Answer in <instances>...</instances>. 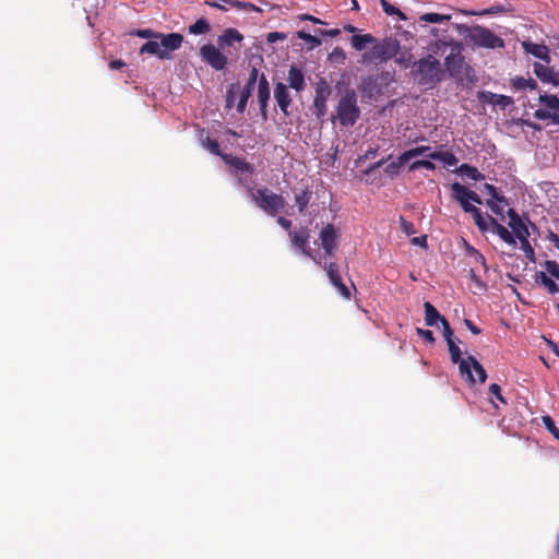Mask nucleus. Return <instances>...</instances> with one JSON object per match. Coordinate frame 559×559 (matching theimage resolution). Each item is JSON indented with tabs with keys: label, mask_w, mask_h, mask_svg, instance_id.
Masks as SVG:
<instances>
[{
	"label": "nucleus",
	"mask_w": 559,
	"mask_h": 559,
	"mask_svg": "<svg viewBox=\"0 0 559 559\" xmlns=\"http://www.w3.org/2000/svg\"><path fill=\"white\" fill-rule=\"evenodd\" d=\"M238 182L247 188L249 198L267 215L275 216L285 207L286 201L282 194H277L265 187L254 189L242 176L238 178Z\"/></svg>",
	"instance_id": "f257e3e1"
},
{
	"label": "nucleus",
	"mask_w": 559,
	"mask_h": 559,
	"mask_svg": "<svg viewBox=\"0 0 559 559\" xmlns=\"http://www.w3.org/2000/svg\"><path fill=\"white\" fill-rule=\"evenodd\" d=\"M448 343L449 353L451 356V361L453 364H459V369L461 376L465 379L469 384H474L476 382L472 369L476 372L478 380L480 383H485L487 379V373L484 367L478 362V360L474 356H468L467 358H462L461 349L455 343V340H452Z\"/></svg>",
	"instance_id": "f03ea898"
},
{
	"label": "nucleus",
	"mask_w": 559,
	"mask_h": 559,
	"mask_svg": "<svg viewBox=\"0 0 559 559\" xmlns=\"http://www.w3.org/2000/svg\"><path fill=\"white\" fill-rule=\"evenodd\" d=\"M183 36L179 33L156 35V40H148L142 45L140 53H148L159 59H170L173 51L179 49L182 45Z\"/></svg>",
	"instance_id": "7ed1b4c3"
},
{
	"label": "nucleus",
	"mask_w": 559,
	"mask_h": 559,
	"mask_svg": "<svg viewBox=\"0 0 559 559\" xmlns=\"http://www.w3.org/2000/svg\"><path fill=\"white\" fill-rule=\"evenodd\" d=\"M411 73L418 84L427 86H435L443 75L440 61L431 55L415 61Z\"/></svg>",
	"instance_id": "20e7f679"
},
{
	"label": "nucleus",
	"mask_w": 559,
	"mask_h": 559,
	"mask_svg": "<svg viewBox=\"0 0 559 559\" xmlns=\"http://www.w3.org/2000/svg\"><path fill=\"white\" fill-rule=\"evenodd\" d=\"M337 119L343 127H352L360 116V109L357 105V95L355 90L347 88L341 96L336 107Z\"/></svg>",
	"instance_id": "39448f33"
},
{
	"label": "nucleus",
	"mask_w": 559,
	"mask_h": 559,
	"mask_svg": "<svg viewBox=\"0 0 559 559\" xmlns=\"http://www.w3.org/2000/svg\"><path fill=\"white\" fill-rule=\"evenodd\" d=\"M453 51L448 55L444 59V66L450 76L463 81L467 79L473 81L469 76L473 73V69L465 62V58L462 55L463 46L459 41H453Z\"/></svg>",
	"instance_id": "423d86ee"
},
{
	"label": "nucleus",
	"mask_w": 559,
	"mask_h": 559,
	"mask_svg": "<svg viewBox=\"0 0 559 559\" xmlns=\"http://www.w3.org/2000/svg\"><path fill=\"white\" fill-rule=\"evenodd\" d=\"M399 49V41L392 38H384L374 43L372 48L366 51L361 58L364 63H384L393 58Z\"/></svg>",
	"instance_id": "0eeeda50"
},
{
	"label": "nucleus",
	"mask_w": 559,
	"mask_h": 559,
	"mask_svg": "<svg viewBox=\"0 0 559 559\" xmlns=\"http://www.w3.org/2000/svg\"><path fill=\"white\" fill-rule=\"evenodd\" d=\"M469 41L477 47L489 49L503 48L504 41L492 31L484 26H474L468 35Z\"/></svg>",
	"instance_id": "6e6552de"
},
{
	"label": "nucleus",
	"mask_w": 559,
	"mask_h": 559,
	"mask_svg": "<svg viewBox=\"0 0 559 559\" xmlns=\"http://www.w3.org/2000/svg\"><path fill=\"white\" fill-rule=\"evenodd\" d=\"M452 198L460 203L463 211L466 213H471L476 206L471 204L469 201H473L477 204H481L480 197L465 186L454 182L451 185Z\"/></svg>",
	"instance_id": "1a4fd4ad"
},
{
	"label": "nucleus",
	"mask_w": 559,
	"mask_h": 559,
	"mask_svg": "<svg viewBox=\"0 0 559 559\" xmlns=\"http://www.w3.org/2000/svg\"><path fill=\"white\" fill-rule=\"evenodd\" d=\"M221 50L218 46L206 44L200 48V56L202 60L213 69L221 71L225 69L227 64V57Z\"/></svg>",
	"instance_id": "9d476101"
},
{
	"label": "nucleus",
	"mask_w": 559,
	"mask_h": 559,
	"mask_svg": "<svg viewBox=\"0 0 559 559\" xmlns=\"http://www.w3.org/2000/svg\"><path fill=\"white\" fill-rule=\"evenodd\" d=\"M331 87L324 79H320L316 86V96L313 107L318 118L323 117L326 112V100L331 94Z\"/></svg>",
	"instance_id": "9b49d317"
},
{
	"label": "nucleus",
	"mask_w": 559,
	"mask_h": 559,
	"mask_svg": "<svg viewBox=\"0 0 559 559\" xmlns=\"http://www.w3.org/2000/svg\"><path fill=\"white\" fill-rule=\"evenodd\" d=\"M338 236V230L333 224H328L321 229L319 238L325 255H333L337 247Z\"/></svg>",
	"instance_id": "f8f14e48"
},
{
	"label": "nucleus",
	"mask_w": 559,
	"mask_h": 559,
	"mask_svg": "<svg viewBox=\"0 0 559 559\" xmlns=\"http://www.w3.org/2000/svg\"><path fill=\"white\" fill-rule=\"evenodd\" d=\"M288 236L290 238L292 245L301 250V252L308 257H311V253L308 249L309 242V230L307 227H300L298 230H289Z\"/></svg>",
	"instance_id": "ddd939ff"
},
{
	"label": "nucleus",
	"mask_w": 559,
	"mask_h": 559,
	"mask_svg": "<svg viewBox=\"0 0 559 559\" xmlns=\"http://www.w3.org/2000/svg\"><path fill=\"white\" fill-rule=\"evenodd\" d=\"M509 226L515 234L519 240L530 237L527 225L523 222L521 216L514 209L508 210Z\"/></svg>",
	"instance_id": "4468645a"
},
{
	"label": "nucleus",
	"mask_w": 559,
	"mask_h": 559,
	"mask_svg": "<svg viewBox=\"0 0 559 559\" xmlns=\"http://www.w3.org/2000/svg\"><path fill=\"white\" fill-rule=\"evenodd\" d=\"M270 99V84L266 80V76L262 73L259 78L258 85V100L260 104L261 116L264 120L267 118V102Z\"/></svg>",
	"instance_id": "2eb2a0df"
},
{
	"label": "nucleus",
	"mask_w": 559,
	"mask_h": 559,
	"mask_svg": "<svg viewBox=\"0 0 559 559\" xmlns=\"http://www.w3.org/2000/svg\"><path fill=\"white\" fill-rule=\"evenodd\" d=\"M222 159L241 175L245 173L252 175L254 173V167L242 157L225 154L222 155Z\"/></svg>",
	"instance_id": "dca6fc26"
},
{
	"label": "nucleus",
	"mask_w": 559,
	"mask_h": 559,
	"mask_svg": "<svg viewBox=\"0 0 559 559\" xmlns=\"http://www.w3.org/2000/svg\"><path fill=\"white\" fill-rule=\"evenodd\" d=\"M243 40V36L236 28H226L222 35L217 38V46L222 50H226L228 47H231L235 43H241Z\"/></svg>",
	"instance_id": "f3484780"
},
{
	"label": "nucleus",
	"mask_w": 559,
	"mask_h": 559,
	"mask_svg": "<svg viewBox=\"0 0 559 559\" xmlns=\"http://www.w3.org/2000/svg\"><path fill=\"white\" fill-rule=\"evenodd\" d=\"M274 97L276 99V103H277L280 109L284 114H287V109L290 106L292 98H290V95L288 93L287 86L284 83L278 82L275 85Z\"/></svg>",
	"instance_id": "a211bd4d"
},
{
	"label": "nucleus",
	"mask_w": 559,
	"mask_h": 559,
	"mask_svg": "<svg viewBox=\"0 0 559 559\" xmlns=\"http://www.w3.org/2000/svg\"><path fill=\"white\" fill-rule=\"evenodd\" d=\"M523 48L525 52L545 61L547 64L550 62L549 49L546 45H538L531 41H524Z\"/></svg>",
	"instance_id": "6ab92c4d"
},
{
	"label": "nucleus",
	"mask_w": 559,
	"mask_h": 559,
	"mask_svg": "<svg viewBox=\"0 0 559 559\" xmlns=\"http://www.w3.org/2000/svg\"><path fill=\"white\" fill-rule=\"evenodd\" d=\"M479 99L483 103H488L493 106H500L502 108L513 104V99L510 96L499 95L491 92H483L479 95Z\"/></svg>",
	"instance_id": "aec40b11"
},
{
	"label": "nucleus",
	"mask_w": 559,
	"mask_h": 559,
	"mask_svg": "<svg viewBox=\"0 0 559 559\" xmlns=\"http://www.w3.org/2000/svg\"><path fill=\"white\" fill-rule=\"evenodd\" d=\"M288 83L289 86L297 92H300L305 88V78L304 73L300 69L295 66H292L288 71Z\"/></svg>",
	"instance_id": "412c9836"
},
{
	"label": "nucleus",
	"mask_w": 559,
	"mask_h": 559,
	"mask_svg": "<svg viewBox=\"0 0 559 559\" xmlns=\"http://www.w3.org/2000/svg\"><path fill=\"white\" fill-rule=\"evenodd\" d=\"M489 229L493 234H497L508 245H515L513 235L508 230V228L499 224L495 218H490Z\"/></svg>",
	"instance_id": "4be33fe9"
},
{
	"label": "nucleus",
	"mask_w": 559,
	"mask_h": 559,
	"mask_svg": "<svg viewBox=\"0 0 559 559\" xmlns=\"http://www.w3.org/2000/svg\"><path fill=\"white\" fill-rule=\"evenodd\" d=\"M360 92L369 98H372L374 95L380 94V87L378 85V80L374 76H368L362 80L360 86Z\"/></svg>",
	"instance_id": "5701e85b"
},
{
	"label": "nucleus",
	"mask_w": 559,
	"mask_h": 559,
	"mask_svg": "<svg viewBox=\"0 0 559 559\" xmlns=\"http://www.w3.org/2000/svg\"><path fill=\"white\" fill-rule=\"evenodd\" d=\"M425 308V323L428 326H435L438 324V322L442 323V319H445L442 317L439 311L435 308L433 305H431L429 301H426L424 304Z\"/></svg>",
	"instance_id": "b1692460"
},
{
	"label": "nucleus",
	"mask_w": 559,
	"mask_h": 559,
	"mask_svg": "<svg viewBox=\"0 0 559 559\" xmlns=\"http://www.w3.org/2000/svg\"><path fill=\"white\" fill-rule=\"evenodd\" d=\"M435 152L431 150L430 146H417L411 150H407L401 154V160L402 162H408L414 157L417 156H426L429 158V155L433 154Z\"/></svg>",
	"instance_id": "393cba45"
},
{
	"label": "nucleus",
	"mask_w": 559,
	"mask_h": 559,
	"mask_svg": "<svg viewBox=\"0 0 559 559\" xmlns=\"http://www.w3.org/2000/svg\"><path fill=\"white\" fill-rule=\"evenodd\" d=\"M377 38L371 34L353 35L350 38L352 46L357 50L361 51L367 45L374 44Z\"/></svg>",
	"instance_id": "a878e982"
},
{
	"label": "nucleus",
	"mask_w": 559,
	"mask_h": 559,
	"mask_svg": "<svg viewBox=\"0 0 559 559\" xmlns=\"http://www.w3.org/2000/svg\"><path fill=\"white\" fill-rule=\"evenodd\" d=\"M535 281L537 284H540L547 288L549 294H556L559 292V286L544 272L536 273Z\"/></svg>",
	"instance_id": "bb28decb"
},
{
	"label": "nucleus",
	"mask_w": 559,
	"mask_h": 559,
	"mask_svg": "<svg viewBox=\"0 0 559 559\" xmlns=\"http://www.w3.org/2000/svg\"><path fill=\"white\" fill-rule=\"evenodd\" d=\"M511 85L515 90H535L537 88V83L532 78L525 79L523 76H515L511 79Z\"/></svg>",
	"instance_id": "cd10ccee"
},
{
	"label": "nucleus",
	"mask_w": 559,
	"mask_h": 559,
	"mask_svg": "<svg viewBox=\"0 0 559 559\" xmlns=\"http://www.w3.org/2000/svg\"><path fill=\"white\" fill-rule=\"evenodd\" d=\"M469 214H472L475 225L479 228L480 231L489 230L490 225V216L485 218L483 216L481 211L478 207H475Z\"/></svg>",
	"instance_id": "c85d7f7f"
},
{
	"label": "nucleus",
	"mask_w": 559,
	"mask_h": 559,
	"mask_svg": "<svg viewBox=\"0 0 559 559\" xmlns=\"http://www.w3.org/2000/svg\"><path fill=\"white\" fill-rule=\"evenodd\" d=\"M459 171L463 176H466L467 178L475 180V181H479L485 178V176L476 167L471 166L468 164H462L459 167Z\"/></svg>",
	"instance_id": "c756f323"
},
{
	"label": "nucleus",
	"mask_w": 559,
	"mask_h": 559,
	"mask_svg": "<svg viewBox=\"0 0 559 559\" xmlns=\"http://www.w3.org/2000/svg\"><path fill=\"white\" fill-rule=\"evenodd\" d=\"M312 197V192L309 189L302 190L300 193L295 195V203L300 213H304L307 209Z\"/></svg>",
	"instance_id": "7c9ffc66"
},
{
	"label": "nucleus",
	"mask_w": 559,
	"mask_h": 559,
	"mask_svg": "<svg viewBox=\"0 0 559 559\" xmlns=\"http://www.w3.org/2000/svg\"><path fill=\"white\" fill-rule=\"evenodd\" d=\"M534 73L542 82L548 83L550 75L552 74V68L542 64L539 62H535Z\"/></svg>",
	"instance_id": "2f4dec72"
},
{
	"label": "nucleus",
	"mask_w": 559,
	"mask_h": 559,
	"mask_svg": "<svg viewBox=\"0 0 559 559\" xmlns=\"http://www.w3.org/2000/svg\"><path fill=\"white\" fill-rule=\"evenodd\" d=\"M429 159L441 160L449 166H454L457 164V158L451 152H437L429 155Z\"/></svg>",
	"instance_id": "473e14b6"
},
{
	"label": "nucleus",
	"mask_w": 559,
	"mask_h": 559,
	"mask_svg": "<svg viewBox=\"0 0 559 559\" xmlns=\"http://www.w3.org/2000/svg\"><path fill=\"white\" fill-rule=\"evenodd\" d=\"M253 88L252 86H249V85H245L243 88L241 90L240 92V98H239V102L237 104V111L239 114H243L245 110H246V107H247V103H248V99L250 98V96L252 95V92H253Z\"/></svg>",
	"instance_id": "72a5a7b5"
},
{
	"label": "nucleus",
	"mask_w": 559,
	"mask_h": 559,
	"mask_svg": "<svg viewBox=\"0 0 559 559\" xmlns=\"http://www.w3.org/2000/svg\"><path fill=\"white\" fill-rule=\"evenodd\" d=\"M534 117L537 120H551L552 123L559 124V112L550 111L543 108L535 110Z\"/></svg>",
	"instance_id": "f704fd0d"
},
{
	"label": "nucleus",
	"mask_w": 559,
	"mask_h": 559,
	"mask_svg": "<svg viewBox=\"0 0 559 559\" xmlns=\"http://www.w3.org/2000/svg\"><path fill=\"white\" fill-rule=\"evenodd\" d=\"M207 32H210V24L204 19H199L189 26V33L193 35L205 34Z\"/></svg>",
	"instance_id": "c9c22d12"
},
{
	"label": "nucleus",
	"mask_w": 559,
	"mask_h": 559,
	"mask_svg": "<svg viewBox=\"0 0 559 559\" xmlns=\"http://www.w3.org/2000/svg\"><path fill=\"white\" fill-rule=\"evenodd\" d=\"M539 103L545 107L544 109L557 111V96L552 94H542L538 97Z\"/></svg>",
	"instance_id": "e433bc0d"
},
{
	"label": "nucleus",
	"mask_w": 559,
	"mask_h": 559,
	"mask_svg": "<svg viewBox=\"0 0 559 559\" xmlns=\"http://www.w3.org/2000/svg\"><path fill=\"white\" fill-rule=\"evenodd\" d=\"M202 146L206 148L209 152H211L214 155L221 156L224 155L221 152L219 144L216 140L211 139L210 136H206L204 139H201Z\"/></svg>",
	"instance_id": "4c0bfd02"
},
{
	"label": "nucleus",
	"mask_w": 559,
	"mask_h": 559,
	"mask_svg": "<svg viewBox=\"0 0 559 559\" xmlns=\"http://www.w3.org/2000/svg\"><path fill=\"white\" fill-rule=\"evenodd\" d=\"M324 270L326 271V274L332 285L341 280L340 270L336 263L331 262L329 264H325Z\"/></svg>",
	"instance_id": "58836bf2"
},
{
	"label": "nucleus",
	"mask_w": 559,
	"mask_h": 559,
	"mask_svg": "<svg viewBox=\"0 0 559 559\" xmlns=\"http://www.w3.org/2000/svg\"><path fill=\"white\" fill-rule=\"evenodd\" d=\"M297 37L307 41L310 45V48H316L321 45V39L318 36L311 35L304 31H299L297 33Z\"/></svg>",
	"instance_id": "ea45409f"
},
{
	"label": "nucleus",
	"mask_w": 559,
	"mask_h": 559,
	"mask_svg": "<svg viewBox=\"0 0 559 559\" xmlns=\"http://www.w3.org/2000/svg\"><path fill=\"white\" fill-rule=\"evenodd\" d=\"M407 162L401 160V155L397 157V160L391 162L386 165L384 168L385 174H388L391 177H394L399 175L401 167L406 164Z\"/></svg>",
	"instance_id": "a19ab883"
},
{
	"label": "nucleus",
	"mask_w": 559,
	"mask_h": 559,
	"mask_svg": "<svg viewBox=\"0 0 559 559\" xmlns=\"http://www.w3.org/2000/svg\"><path fill=\"white\" fill-rule=\"evenodd\" d=\"M221 2L229 4L231 8L243 9L249 11H258L259 9L250 2H242L237 0H219Z\"/></svg>",
	"instance_id": "79ce46f5"
},
{
	"label": "nucleus",
	"mask_w": 559,
	"mask_h": 559,
	"mask_svg": "<svg viewBox=\"0 0 559 559\" xmlns=\"http://www.w3.org/2000/svg\"><path fill=\"white\" fill-rule=\"evenodd\" d=\"M329 60L333 63L343 64L346 60V53L341 47H335L329 55Z\"/></svg>",
	"instance_id": "37998d69"
},
{
	"label": "nucleus",
	"mask_w": 559,
	"mask_h": 559,
	"mask_svg": "<svg viewBox=\"0 0 559 559\" xmlns=\"http://www.w3.org/2000/svg\"><path fill=\"white\" fill-rule=\"evenodd\" d=\"M239 90V85L236 83H233L229 85L227 92H226V108L230 109L234 106L236 94Z\"/></svg>",
	"instance_id": "c03bdc74"
},
{
	"label": "nucleus",
	"mask_w": 559,
	"mask_h": 559,
	"mask_svg": "<svg viewBox=\"0 0 559 559\" xmlns=\"http://www.w3.org/2000/svg\"><path fill=\"white\" fill-rule=\"evenodd\" d=\"M545 428L559 440V429L556 427L554 419L550 416H543L542 418Z\"/></svg>",
	"instance_id": "a18cd8bd"
},
{
	"label": "nucleus",
	"mask_w": 559,
	"mask_h": 559,
	"mask_svg": "<svg viewBox=\"0 0 559 559\" xmlns=\"http://www.w3.org/2000/svg\"><path fill=\"white\" fill-rule=\"evenodd\" d=\"M484 191L492 198V200H496L498 202L507 203V200L503 195H500L497 188L490 183L484 185Z\"/></svg>",
	"instance_id": "49530a36"
},
{
	"label": "nucleus",
	"mask_w": 559,
	"mask_h": 559,
	"mask_svg": "<svg viewBox=\"0 0 559 559\" xmlns=\"http://www.w3.org/2000/svg\"><path fill=\"white\" fill-rule=\"evenodd\" d=\"M419 168H426L428 170H433L436 168L435 164L431 160H415L411 164L409 170L414 171Z\"/></svg>",
	"instance_id": "de8ad7c7"
},
{
	"label": "nucleus",
	"mask_w": 559,
	"mask_h": 559,
	"mask_svg": "<svg viewBox=\"0 0 559 559\" xmlns=\"http://www.w3.org/2000/svg\"><path fill=\"white\" fill-rule=\"evenodd\" d=\"M380 3H381V7H382L383 11L388 15H399L402 19L405 17L404 14L397 8H395L394 5L390 4L386 0H380Z\"/></svg>",
	"instance_id": "09e8293b"
},
{
	"label": "nucleus",
	"mask_w": 559,
	"mask_h": 559,
	"mask_svg": "<svg viewBox=\"0 0 559 559\" xmlns=\"http://www.w3.org/2000/svg\"><path fill=\"white\" fill-rule=\"evenodd\" d=\"M450 16L442 15L439 13H426L421 16V20L429 23H441L444 20H449Z\"/></svg>",
	"instance_id": "8fccbe9b"
},
{
	"label": "nucleus",
	"mask_w": 559,
	"mask_h": 559,
	"mask_svg": "<svg viewBox=\"0 0 559 559\" xmlns=\"http://www.w3.org/2000/svg\"><path fill=\"white\" fill-rule=\"evenodd\" d=\"M520 242H521V248L525 253V257L531 261H535V252L528 241V238L521 239Z\"/></svg>",
	"instance_id": "3c124183"
},
{
	"label": "nucleus",
	"mask_w": 559,
	"mask_h": 559,
	"mask_svg": "<svg viewBox=\"0 0 559 559\" xmlns=\"http://www.w3.org/2000/svg\"><path fill=\"white\" fill-rule=\"evenodd\" d=\"M545 269L551 276L559 281V265L556 261L547 260L545 262Z\"/></svg>",
	"instance_id": "603ef678"
},
{
	"label": "nucleus",
	"mask_w": 559,
	"mask_h": 559,
	"mask_svg": "<svg viewBox=\"0 0 559 559\" xmlns=\"http://www.w3.org/2000/svg\"><path fill=\"white\" fill-rule=\"evenodd\" d=\"M489 392L498 400L500 401L502 404H508V402L506 401V399L503 397L502 393H501V386L497 383H492L489 385Z\"/></svg>",
	"instance_id": "864d4df0"
},
{
	"label": "nucleus",
	"mask_w": 559,
	"mask_h": 559,
	"mask_svg": "<svg viewBox=\"0 0 559 559\" xmlns=\"http://www.w3.org/2000/svg\"><path fill=\"white\" fill-rule=\"evenodd\" d=\"M400 224H401L402 230L406 235L411 236L416 233L414 224L412 222L406 221L403 216L400 217Z\"/></svg>",
	"instance_id": "5fc2aeb1"
},
{
	"label": "nucleus",
	"mask_w": 559,
	"mask_h": 559,
	"mask_svg": "<svg viewBox=\"0 0 559 559\" xmlns=\"http://www.w3.org/2000/svg\"><path fill=\"white\" fill-rule=\"evenodd\" d=\"M333 286L338 290V293L345 298H350L349 288L342 282V278L333 284Z\"/></svg>",
	"instance_id": "6e6d98bb"
},
{
	"label": "nucleus",
	"mask_w": 559,
	"mask_h": 559,
	"mask_svg": "<svg viewBox=\"0 0 559 559\" xmlns=\"http://www.w3.org/2000/svg\"><path fill=\"white\" fill-rule=\"evenodd\" d=\"M416 333L420 337H423L426 342L433 344L435 343V336L433 333L430 330H425L421 328H416Z\"/></svg>",
	"instance_id": "4d7b16f0"
},
{
	"label": "nucleus",
	"mask_w": 559,
	"mask_h": 559,
	"mask_svg": "<svg viewBox=\"0 0 559 559\" xmlns=\"http://www.w3.org/2000/svg\"><path fill=\"white\" fill-rule=\"evenodd\" d=\"M441 325H442V329H443V336H444L445 341L450 342L452 340H455L453 337V330L451 329V326H450V324H449L447 319H442Z\"/></svg>",
	"instance_id": "13d9d810"
},
{
	"label": "nucleus",
	"mask_w": 559,
	"mask_h": 559,
	"mask_svg": "<svg viewBox=\"0 0 559 559\" xmlns=\"http://www.w3.org/2000/svg\"><path fill=\"white\" fill-rule=\"evenodd\" d=\"M474 262L479 263L487 270L486 259L478 250H472V257Z\"/></svg>",
	"instance_id": "bf43d9fd"
},
{
	"label": "nucleus",
	"mask_w": 559,
	"mask_h": 559,
	"mask_svg": "<svg viewBox=\"0 0 559 559\" xmlns=\"http://www.w3.org/2000/svg\"><path fill=\"white\" fill-rule=\"evenodd\" d=\"M259 78H260L259 71L257 68L253 67L250 71L249 79L246 84L254 87L257 81H259Z\"/></svg>",
	"instance_id": "052dcab7"
},
{
	"label": "nucleus",
	"mask_w": 559,
	"mask_h": 559,
	"mask_svg": "<svg viewBox=\"0 0 559 559\" xmlns=\"http://www.w3.org/2000/svg\"><path fill=\"white\" fill-rule=\"evenodd\" d=\"M157 34H158L157 32H154L152 29H140L138 32V36H140L142 38H150L151 40H156Z\"/></svg>",
	"instance_id": "680f3d73"
},
{
	"label": "nucleus",
	"mask_w": 559,
	"mask_h": 559,
	"mask_svg": "<svg viewBox=\"0 0 559 559\" xmlns=\"http://www.w3.org/2000/svg\"><path fill=\"white\" fill-rule=\"evenodd\" d=\"M318 34L322 35V36H328V37H336L340 35L341 31L338 28H332V29H317L316 31Z\"/></svg>",
	"instance_id": "e2e57ef3"
},
{
	"label": "nucleus",
	"mask_w": 559,
	"mask_h": 559,
	"mask_svg": "<svg viewBox=\"0 0 559 559\" xmlns=\"http://www.w3.org/2000/svg\"><path fill=\"white\" fill-rule=\"evenodd\" d=\"M469 278L474 282L480 289H486V284L480 281V278L476 275L475 271L471 269Z\"/></svg>",
	"instance_id": "0e129e2a"
},
{
	"label": "nucleus",
	"mask_w": 559,
	"mask_h": 559,
	"mask_svg": "<svg viewBox=\"0 0 559 559\" xmlns=\"http://www.w3.org/2000/svg\"><path fill=\"white\" fill-rule=\"evenodd\" d=\"M411 242L415 246H420L423 248H426L427 247V236L424 235V236H419V237H414L411 239Z\"/></svg>",
	"instance_id": "69168bd1"
},
{
	"label": "nucleus",
	"mask_w": 559,
	"mask_h": 559,
	"mask_svg": "<svg viewBox=\"0 0 559 559\" xmlns=\"http://www.w3.org/2000/svg\"><path fill=\"white\" fill-rule=\"evenodd\" d=\"M276 222L280 226H282L284 229L289 231V229L292 227V222L289 219H287L283 216H278Z\"/></svg>",
	"instance_id": "338daca9"
},
{
	"label": "nucleus",
	"mask_w": 559,
	"mask_h": 559,
	"mask_svg": "<svg viewBox=\"0 0 559 559\" xmlns=\"http://www.w3.org/2000/svg\"><path fill=\"white\" fill-rule=\"evenodd\" d=\"M464 323L466 325V328L475 335L479 334L480 333V329L478 326H476L471 320L468 319H465L464 320Z\"/></svg>",
	"instance_id": "774afa93"
}]
</instances>
